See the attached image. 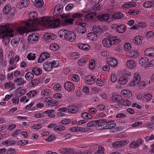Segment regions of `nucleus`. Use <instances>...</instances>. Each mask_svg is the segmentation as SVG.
<instances>
[{
	"instance_id": "53",
	"label": "nucleus",
	"mask_w": 154,
	"mask_h": 154,
	"mask_svg": "<svg viewBox=\"0 0 154 154\" xmlns=\"http://www.w3.org/2000/svg\"><path fill=\"white\" fill-rule=\"evenodd\" d=\"M52 68L58 67L60 64L58 60H53L51 63Z\"/></svg>"
},
{
	"instance_id": "55",
	"label": "nucleus",
	"mask_w": 154,
	"mask_h": 154,
	"mask_svg": "<svg viewBox=\"0 0 154 154\" xmlns=\"http://www.w3.org/2000/svg\"><path fill=\"white\" fill-rule=\"evenodd\" d=\"M38 84L37 79H35L32 80L31 82L29 84V85L31 87H32L36 86Z\"/></svg>"
},
{
	"instance_id": "26",
	"label": "nucleus",
	"mask_w": 154,
	"mask_h": 154,
	"mask_svg": "<svg viewBox=\"0 0 154 154\" xmlns=\"http://www.w3.org/2000/svg\"><path fill=\"white\" fill-rule=\"evenodd\" d=\"M87 36L88 39L91 41L95 40L98 38L97 35L92 32L89 33Z\"/></svg>"
},
{
	"instance_id": "36",
	"label": "nucleus",
	"mask_w": 154,
	"mask_h": 154,
	"mask_svg": "<svg viewBox=\"0 0 154 154\" xmlns=\"http://www.w3.org/2000/svg\"><path fill=\"white\" fill-rule=\"evenodd\" d=\"M35 1L36 2H33L35 7L37 8L41 7L44 5L43 0H36Z\"/></svg>"
},
{
	"instance_id": "7",
	"label": "nucleus",
	"mask_w": 154,
	"mask_h": 154,
	"mask_svg": "<svg viewBox=\"0 0 154 154\" xmlns=\"http://www.w3.org/2000/svg\"><path fill=\"white\" fill-rule=\"evenodd\" d=\"M123 74L125 76L120 78L119 79V82L121 84L123 85L127 82V77L131 75V72L126 70H124Z\"/></svg>"
},
{
	"instance_id": "50",
	"label": "nucleus",
	"mask_w": 154,
	"mask_h": 154,
	"mask_svg": "<svg viewBox=\"0 0 154 154\" xmlns=\"http://www.w3.org/2000/svg\"><path fill=\"white\" fill-rule=\"evenodd\" d=\"M88 127H91L98 125L97 120H94L90 121L87 124Z\"/></svg>"
},
{
	"instance_id": "9",
	"label": "nucleus",
	"mask_w": 154,
	"mask_h": 154,
	"mask_svg": "<svg viewBox=\"0 0 154 154\" xmlns=\"http://www.w3.org/2000/svg\"><path fill=\"white\" fill-rule=\"evenodd\" d=\"M39 34L37 33L34 32L32 34H30L28 37V40L32 44L36 42L39 38Z\"/></svg>"
},
{
	"instance_id": "62",
	"label": "nucleus",
	"mask_w": 154,
	"mask_h": 154,
	"mask_svg": "<svg viewBox=\"0 0 154 154\" xmlns=\"http://www.w3.org/2000/svg\"><path fill=\"white\" fill-rule=\"evenodd\" d=\"M145 139L146 142H149L150 140L154 139V136L152 134H151L150 135L146 136Z\"/></svg>"
},
{
	"instance_id": "63",
	"label": "nucleus",
	"mask_w": 154,
	"mask_h": 154,
	"mask_svg": "<svg viewBox=\"0 0 154 154\" xmlns=\"http://www.w3.org/2000/svg\"><path fill=\"white\" fill-rule=\"evenodd\" d=\"M84 15L82 14L79 13H75L73 14L72 17L73 18H75L84 17Z\"/></svg>"
},
{
	"instance_id": "49",
	"label": "nucleus",
	"mask_w": 154,
	"mask_h": 154,
	"mask_svg": "<svg viewBox=\"0 0 154 154\" xmlns=\"http://www.w3.org/2000/svg\"><path fill=\"white\" fill-rule=\"evenodd\" d=\"M135 25H137L138 29H141L142 28H144L146 26V24L145 23L140 22H138L136 23H135Z\"/></svg>"
},
{
	"instance_id": "29",
	"label": "nucleus",
	"mask_w": 154,
	"mask_h": 154,
	"mask_svg": "<svg viewBox=\"0 0 154 154\" xmlns=\"http://www.w3.org/2000/svg\"><path fill=\"white\" fill-rule=\"evenodd\" d=\"M37 54L36 51H32V52L30 53L27 55V58L29 60H35L36 57V54Z\"/></svg>"
},
{
	"instance_id": "1",
	"label": "nucleus",
	"mask_w": 154,
	"mask_h": 154,
	"mask_svg": "<svg viewBox=\"0 0 154 154\" xmlns=\"http://www.w3.org/2000/svg\"><path fill=\"white\" fill-rule=\"evenodd\" d=\"M29 19L27 22H23L22 26L17 27L16 30L20 34L23 35L27 31L28 29L34 27L37 25L41 24L40 21L37 19V14L34 11L31 12L28 15Z\"/></svg>"
},
{
	"instance_id": "41",
	"label": "nucleus",
	"mask_w": 154,
	"mask_h": 154,
	"mask_svg": "<svg viewBox=\"0 0 154 154\" xmlns=\"http://www.w3.org/2000/svg\"><path fill=\"white\" fill-rule=\"evenodd\" d=\"M66 127L63 125H60L56 126L54 128V130L55 131H61L65 130Z\"/></svg>"
},
{
	"instance_id": "45",
	"label": "nucleus",
	"mask_w": 154,
	"mask_h": 154,
	"mask_svg": "<svg viewBox=\"0 0 154 154\" xmlns=\"http://www.w3.org/2000/svg\"><path fill=\"white\" fill-rule=\"evenodd\" d=\"M104 151V148L100 146H98V149L94 154H105Z\"/></svg>"
},
{
	"instance_id": "32",
	"label": "nucleus",
	"mask_w": 154,
	"mask_h": 154,
	"mask_svg": "<svg viewBox=\"0 0 154 154\" xmlns=\"http://www.w3.org/2000/svg\"><path fill=\"white\" fill-rule=\"evenodd\" d=\"M78 47L80 49L86 51H88L90 48V47L88 45L85 44H79Z\"/></svg>"
},
{
	"instance_id": "33",
	"label": "nucleus",
	"mask_w": 154,
	"mask_h": 154,
	"mask_svg": "<svg viewBox=\"0 0 154 154\" xmlns=\"http://www.w3.org/2000/svg\"><path fill=\"white\" fill-rule=\"evenodd\" d=\"M152 95L151 94L147 93L143 96V99L144 101L148 102L152 99Z\"/></svg>"
},
{
	"instance_id": "22",
	"label": "nucleus",
	"mask_w": 154,
	"mask_h": 154,
	"mask_svg": "<svg viewBox=\"0 0 154 154\" xmlns=\"http://www.w3.org/2000/svg\"><path fill=\"white\" fill-rule=\"evenodd\" d=\"M137 5V4L135 2H129L125 3L122 5L123 8L128 9L131 7H134Z\"/></svg>"
},
{
	"instance_id": "3",
	"label": "nucleus",
	"mask_w": 154,
	"mask_h": 154,
	"mask_svg": "<svg viewBox=\"0 0 154 154\" xmlns=\"http://www.w3.org/2000/svg\"><path fill=\"white\" fill-rule=\"evenodd\" d=\"M42 24L48 26L51 28H57L60 25V20L59 19L54 20L53 18H42Z\"/></svg>"
},
{
	"instance_id": "54",
	"label": "nucleus",
	"mask_w": 154,
	"mask_h": 154,
	"mask_svg": "<svg viewBox=\"0 0 154 154\" xmlns=\"http://www.w3.org/2000/svg\"><path fill=\"white\" fill-rule=\"evenodd\" d=\"M86 60L84 58L79 60L77 62L78 64L80 66H84L86 64Z\"/></svg>"
},
{
	"instance_id": "42",
	"label": "nucleus",
	"mask_w": 154,
	"mask_h": 154,
	"mask_svg": "<svg viewBox=\"0 0 154 154\" xmlns=\"http://www.w3.org/2000/svg\"><path fill=\"white\" fill-rule=\"evenodd\" d=\"M93 31L94 33L100 35L103 32V30L99 26H95L93 29Z\"/></svg>"
},
{
	"instance_id": "19",
	"label": "nucleus",
	"mask_w": 154,
	"mask_h": 154,
	"mask_svg": "<svg viewBox=\"0 0 154 154\" xmlns=\"http://www.w3.org/2000/svg\"><path fill=\"white\" fill-rule=\"evenodd\" d=\"M62 9L63 6L58 4L56 6L53 13L54 15H57L62 12Z\"/></svg>"
},
{
	"instance_id": "61",
	"label": "nucleus",
	"mask_w": 154,
	"mask_h": 154,
	"mask_svg": "<svg viewBox=\"0 0 154 154\" xmlns=\"http://www.w3.org/2000/svg\"><path fill=\"white\" fill-rule=\"evenodd\" d=\"M28 141L27 140H20L18 141V144L20 146H23L27 144Z\"/></svg>"
},
{
	"instance_id": "38",
	"label": "nucleus",
	"mask_w": 154,
	"mask_h": 154,
	"mask_svg": "<svg viewBox=\"0 0 154 154\" xmlns=\"http://www.w3.org/2000/svg\"><path fill=\"white\" fill-rule=\"evenodd\" d=\"M32 72L35 75H39L42 73V71L39 68L36 67L33 69Z\"/></svg>"
},
{
	"instance_id": "15",
	"label": "nucleus",
	"mask_w": 154,
	"mask_h": 154,
	"mask_svg": "<svg viewBox=\"0 0 154 154\" xmlns=\"http://www.w3.org/2000/svg\"><path fill=\"white\" fill-rule=\"evenodd\" d=\"M107 62L109 65L113 67H115L118 64L117 59L112 57H110L108 59Z\"/></svg>"
},
{
	"instance_id": "35",
	"label": "nucleus",
	"mask_w": 154,
	"mask_h": 154,
	"mask_svg": "<svg viewBox=\"0 0 154 154\" xmlns=\"http://www.w3.org/2000/svg\"><path fill=\"white\" fill-rule=\"evenodd\" d=\"M142 42V37L139 36L135 37L133 40V42L137 45L140 44Z\"/></svg>"
},
{
	"instance_id": "23",
	"label": "nucleus",
	"mask_w": 154,
	"mask_h": 154,
	"mask_svg": "<svg viewBox=\"0 0 154 154\" xmlns=\"http://www.w3.org/2000/svg\"><path fill=\"white\" fill-rule=\"evenodd\" d=\"M144 54L149 57L154 56V49L150 48L146 49L144 51Z\"/></svg>"
},
{
	"instance_id": "58",
	"label": "nucleus",
	"mask_w": 154,
	"mask_h": 154,
	"mask_svg": "<svg viewBox=\"0 0 154 154\" xmlns=\"http://www.w3.org/2000/svg\"><path fill=\"white\" fill-rule=\"evenodd\" d=\"M95 66V61L94 60H91L89 62V67L92 70L94 69Z\"/></svg>"
},
{
	"instance_id": "34",
	"label": "nucleus",
	"mask_w": 154,
	"mask_h": 154,
	"mask_svg": "<svg viewBox=\"0 0 154 154\" xmlns=\"http://www.w3.org/2000/svg\"><path fill=\"white\" fill-rule=\"evenodd\" d=\"M81 116L82 118L85 119H91L93 118L92 115L85 112H82L81 114Z\"/></svg>"
},
{
	"instance_id": "14",
	"label": "nucleus",
	"mask_w": 154,
	"mask_h": 154,
	"mask_svg": "<svg viewBox=\"0 0 154 154\" xmlns=\"http://www.w3.org/2000/svg\"><path fill=\"white\" fill-rule=\"evenodd\" d=\"M29 3V0H21L17 4V6L20 9H21L27 7Z\"/></svg>"
},
{
	"instance_id": "24",
	"label": "nucleus",
	"mask_w": 154,
	"mask_h": 154,
	"mask_svg": "<svg viewBox=\"0 0 154 154\" xmlns=\"http://www.w3.org/2000/svg\"><path fill=\"white\" fill-rule=\"evenodd\" d=\"M122 99V97L120 95L113 94L111 97V100L115 102L120 101Z\"/></svg>"
},
{
	"instance_id": "56",
	"label": "nucleus",
	"mask_w": 154,
	"mask_h": 154,
	"mask_svg": "<svg viewBox=\"0 0 154 154\" xmlns=\"http://www.w3.org/2000/svg\"><path fill=\"white\" fill-rule=\"evenodd\" d=\"M56 139L55 136L54 134L50 135L48 138L46 139V140L48 142H50Z\"/></svg>"
},
{
	"instance_id": "64",
	"label": "nucleus",
	"mask_w": 154,
	"mask_h": 154,
	"mask_svg": "<svg viewBox=\"0 0 154 154\" xmlns=\"http://www.w3.org/2000/svg\"><path fill=\"white\" fill-rule=\"evenodd\" d=\"M5 154H16V153L15 149L11 148L7 150L6 153Z\"/></svg>"
},
{
	"instance_id": "51",
	"label": "nucleus",
	"mask_w": 154,
	"mask_h": 154,
	"mask_svg": "<svg viewBox=\"0 0 154 154\" xmlns=\"http://www.w3.org/2000/svg\"><path fill=\"white\" fill-rule=\"evenodd\" d=\"M123 14L121 13H115L112 16L113 18L115 19H121L123 16Z\"/></svg>"
},
{
	"instance_id": "5",
	"label": "nucleus",
	"mask_w": 154,
	"mask_h": 154,
	"mask_svg": "<svg viewBox=\"0 0 154 154\" xmlns=\"http://www.w3.org/2000/svg\"><path fill=\"white\" fill-rule=\"evenodd\" d=\"M119 42V40L118 39L116 36L112 37V39L105 38L103 41V45L107 48L110 47L112 45L114 44H117Z\"/></svg>"
},
{
	"instance_id": "59",
	"label": "nucleus",
	"mask_w": 154,
	"mask_h": 154,
	"mask_svg": "<svg viewBox=\"0 0 154 154\" xmlns=\"http://www.w3.org/2000/svg\"><path fill=\"white\" fill-rule=\"evenodd\" d=\"M7 28L5 27V26H0V33H5L8 32V31L7 29Z\"/></svg>"
},
{
	"instance_id": "52",
	"label": "nucleus",
	"mask_w": 154,
	"mask_h": 154,
	"mask_svg": "<svg viewBox=\"0 0 154 154\" xmlns=\"http://www.w3.org/2000/svg\"><path fill=\"white\" fill-rule=\"evenodd\" d=\"M71 79L74 82H78L80 81V77L77 74H74L71 77Z\"/></svg>"
},
{
	"instance_id": "20",
	"label": "nucleus",
	"mask_w": 154,
	"mask_h": 154,
	"mask_svg": "<svg viewBox=\"0 0 154 154\" xmlns=\"http://www.w3.org/2000/svg\"><path fill=\"white\" fill-rule=\"evenodd\" d=\"M128 56L129 57L135 58L138 57L139 55V53L138 51L135 50H132L128 52L127 54Z\"/></svg>"
},
{
	"instance_id": "17",
	"label": "nucleus",
	"mask_w": 154,
	"mask_h": 154,
	"mask_svg": "<svg viewBox=\"0 0 154 154\" xmlns=\"http://www.w3.org/2000/svg\"><path fill=\"white\" fill-rule=\"evenodd\" d=\"M50 57V54L47 52L42 53L40 55L38 59V63L42 62L45 59L48 58Z\"/></svg>"
},
{
	"instance_id": "28",
	"label": "nucleus",
	"mask_w": 154,
	"mask_h": 154,
	"mask_svg": "<svg viewBox=\"0 0 154 154\" xmlns=\"http://www.w3.org/2000/svg\"><path fill=\"white\" fill-rule=\"evenodd\" d=\"M121 94L123 96L129 98L132 94L131 92L129 90H123L121 91Z\"/></svg>"
},
{
	"instance_id": "44",
	"label": "nucleus",
	"mask_w": 154,
	"mask_h": 154,
	"mask_svg": "<svg viewBox=\"0 0 154 154\" xmlns=\"http://www.w3.org/2000/svg\"><path fill=\"white\" fill-rule=\"evenodd\" d=\"M11 10V6L9 4H7L4 7L3 10V13L4 14H8L10 12Z\"/></svg>"
},
{
	"instance_id": "30",
	"label": "nucleus",
	"mask_w": 154,
	"mask_h": 154,
	"mask_svg": "<svg viewBox=\"0 0 154 154\" xmlns=\"http://www.w3.org/2000/svg\"><path fill=\"white\" fill-rule=\"evenodd\" d=\"M126 65L128 67L131 69H133L135 67L136 64L134 61L130 60L127 61Z\"/></svg>"
},
{
	"instance_id": "48",
	"label": "nucleus",
	"mask_w": 154,
	"mask_h": 154,
	"mask_svg": "<svg viewBox=\"0 0 154 154\" xmlns=\"http://www.w3.org/2000/svg\"><path fill=\"white\" fill-rule=\"evenodd\" d=\"M80 54L77 52H72L71 54L70 57L72 59H78L80 56Z\"/></svg>"
},
{
	"instance_id": "6",
	"label": "nucleus",
	"mask_w": 154,
	"mask_h": 154,
	"mask_svg": "<svg viewBox=\"0 0 154 154\" xmlns=\"http://www.w3.org/2000/svg\"><path fill=\"white\" fill-rule=\"evenodd\" d=\"M61 18L62 19V21L64 25L68 24H72L73 23V21L74 19H71L70 15L69 14H61L60 15Z\"/></svg>"
},
{
	"instance_id": "11",
	"label": "nucleus",
	"mask_w": 154,
	"mask_h": 154,
	"mask_svg": "<svg viewBox=\"0 0 154 154\" xmlns=\"http://www.w3.org/2000/svg\"><path fill=\"white\" fill-rule=\"evenodd\" d=\"M140 80V74L138 72H135L134 75L133 80L131 83V85L134 86L138 84Z\"/></svg>"
},
{
	"instance_id": "27",
	"label": "nucleus",
	"mask_w": 154,
	"mask_h": 154,
	"mask_svg": "<svg viewBox=\"0 0 154 154\" xmlns=\"http://www.w3.org/2000/svg\"><path fill=\"white\" fill-rule=\"evenodd\" d=\"M116 29L117 32L119 33H122L125 31L126 27L124 25L122 24L119 26H117Z\"/></svg>"
},
{
	"instance_id": "46",
	"label": "nucleus",
	"mask_w": 154,
	"mask_h": 154,
	"mask_svg": "<svg viewBox=\"0 0 154 154\" xmlns=\"http://www.w3.org/2000/svg\"><path fill=\"white\" fill-rule=\"evenodd\" d=\"M57 35L53 33H50L46 35V39L47 40H49L50 39L54 40L56 38Z\"/></svg>"
},
{
	"instance_id": "2",
	"label": "nucleus",
	"mask_w": 154,
	"mask_h": 154,
	"mask_svg": "<svg viewBox=\"0 0 154 154\" xmlns=\"http://www.w3.org/2000/svg\"><path fill=\"white\" fill-rule=\"evenodd\" d=\"M1 26H5V27L7 28V29L8 31V32L1 33L4 35L2 38L3 41L6 45L7 43H8L10 41V38L13 37L14 36V35L12 33L14 32V28L16 27V25L13 23H7V25L5 24Z\"/></svg>"
},
{
	"instance_id": "10",
	"label": "nucleus",
	"mask_w": 154,
	"mask_h": 154,
	"mask_svg": "<svg viewBox=\"0 0 154 154\" xmlns=\"http://www.w3.org/2000/svg\"><path fill=\"white\" fill-rule=\"evenodd\" d=\"M64 87L65 89L68 92H72L75 89V86L74 84L69 81L65 82Z\"/></svg>"
},
{
	"instance_id": "21",
	"label": "nucleus",
	"mask_w": 154,
	"mask_h": 154,
	"mask_svg": "<svg viewBox=\"0 0 154 154\" xmlns=\"http://www.w3.org/2000/svg\"><path fill=\"white\" fill-rule=\"evenodd\" d=\"M68 112L71 113H75L78 111L77 106L74 104L69 106L67 108Z\"/></svg>"
},
{
	"instance_id": "25",
	"label": "nucleus",
	"mask_w": 154,
	"mask_h": 154,
	"mask_svg": "<svg viewBox=\"0 0 154 154\" xmlns=\"http://www.w3.org/2000/svg\"><path fill=\"white\" fill-rule=\"evenodd\" d=\"M43 67L44 69L46 71L49 72L53 69L51 62L47 61L43 65Z\"/></svg>"
},
{
	"instance_id": "12",
	"label": "nucleus",
	"mask_w": 154,
	"mask_h": 154,
	"mask_svg": "<svg viewBox=\"0 0 154 154\" xmlns=\"http://www.w3.org/2000/svg\"><path fill=\"white\" fill-rule=\"evenodd\" d=\"M85 81L87 84L92 85L95 82V77L94 76L88 75L85 77Z\"/></svg>"
},
{
	"instance_id": "40",
	"label": "nucleus",
	"mask_w": 154,
	"mask_h": 154,
	"mask_svg": "<svg viewBox=\"0 0 154 154\" xmlns=\"http://www.w3.org/2000/svg\"><path fill=\"white\" fill-rule=\"evenodd\" d=\"M25 77L27 80L31 81L33 78L34 75L32 72H28L25 74Z\"/></svg>"
},
{
	"instance_id": "16",
	"label": "nucleus",
	"mask_w": 154,
	"mask_h": 154,
	"mask_svg": "<svg viewBox=\"0 0 154 154\" xmlns=\"http://www.w3.org/2000/svg\"><path fill=\"white\" fill-rule=\"evenodd\" d=\"M60 153L63 154H73L74 152V149L72 148H61L59 149Z\"/></svg>"
},
{
	"instance_id": "4",
	"label": "nucleus",
	"mask_w": 154,
	"mask_h": 154,
	"mask_svg": "<svg viewBox=\"0 0 154 154\" xmlns=\"http://www.w3.org/2000/svg\"><path fill=\"white\" fill-rule=\"evenodd\" d=\"M58 35L62 38H64L70 42H73L76 38V35L74 32H72L67 30H60L58 32Z\"/></svg>"
},
{
	"instance_id": "18",
	"label": "nucleus",
	"mask_w": 154,
	"mask_h": 154,
	"mask_svg": "<svg viewBox=\"0 0 154 154\" xmlns=\"http://www.w3.org/2000/svg\"><path fill=\"white\" fill-rule=\"evenodd\" d=\"M109 15L107 14L99 15L97 17L98 20L101 21H106L109 19Z\"/></svg>"
},
{
	"instance_id": "57",
	"label": "nucleus",
	"mask_w": 154,
	"mask_h": 154,
	"mask_svg": "<svg viewBox=\"0 0 154 154\" xmlns=\"http://www.w3.org/2000/svg\"><path fill=\"white\" fill-rule=\"evenodd\" d=\"M71 122V120L68 119H65L62 120L60 122V123L63 125H68Z\"/></svg>"
},
{
	"instance_id": "39",
	"label": "nucleus",
	"mask_w": 154,
	"mask_h": 154,
	"mask_svg": "<svg viewBox=\"0 0 154 154\" xmlns=\"http://www.w3.org/2000/svg\"><path fill=\"white\" fill-rule=\"evenodd\" d=\"M149 59L146 57H142L139 60V63L142 66L148 62Z\"/></svg>"
},
{
	"instance_id": "31",
	"label": "nucleus",
	"mask_w": 154,
	"mask_h": 154,
	"mask_svg": "<svg viewBox=\"0 0 154 154\" xmlns=\"http://www.w3.org/2000/svg\"><path fill=\"white\" fill-rule=\"evenodd\" d=\"M153 1H146L143 4V6L145 8H150L153 7L154 5Z\"/></svg>"
},
{
	"instance_id": "13",
	"label": "nucleus",
	"mask_w": 154,
	"mask_h": 154,
	"mask_svg": "<svg viewBox=\"0 0 154 154\" xmlns=\"http://www.w3.org/2000/svg\"><path fill=\"white\" fill-rule=\"evenodd\" d=\"M78 24L79 25L78 30L79 33L84 34L86 31L85 26L87 24L85 23H81L79 22Z\"/></svg>"
},
{
	"instance_id": "60",
	"label": "nucleus",
	"mask_w": 154,
	"mask_h": 154,
	"mask_svg": "<svg viewBox=\"0 0 154 154\" xmlns=\"http://www.w3.org/2000/svg\"><path fill=\"white\" fill-rule=\"evenodd\" d=\"M50 47L51 49L54 51L57 50L59 48L58 45L56 44H52Z\"/></svg>"
},
{
	"instance_id": "8",
	"label": "nucleus",
	"mask_w": 154,
	"mask_h": 154,
	"mask_svg": "<svg viewBox=\"0 0 154 154\" xmlns=\"http://www.w3.org/2000/svg\"><path fill=\"white\" fill-rule=\"evenodd\" d=\"M131 103L127 99H123L122 98L121 100L117 102V103L115 104V106H117L118 107L117 108H122L124 106H129L131 105Z\"/></svg>"
},
{
	"instance_id": "43",
	"label": "nucleus",
	"mask_w": 154,
	"mask_h": 154,
	"mask_svg": "<svg viewBox=\"0 0 154 154\" xmlns=\"http://www.w3.org/2000/svg\"><path fill=\"white\" fill-rule=\"evenodd\" d=\"M51 93V91L49 89H45L42 90L41 91L42 96V97L47 96Z\"/></svg>"
},
{
	"instance_id": "47",
	"label": "nucleus",
	"mask_w": 154,
	"mask_h": 154,
	"mask_svg": "<svg viewBox=\"0 0 154 154\" xmlns=\"http://www.w3.org/2000/svg\"><path fill=\"white\" fill-rule=\"evenodd\" d=\"M54 112V110H48L44 112V113L48 114V116L53 118L55 116V115L52 114V113Z\"/></svg>"
},
{
	"instance_id": "37",
	"label": "nucleus",
	"mask_w": 154,
	"mask_h": 154,
	"mask_svg": "<svg viewBox=\"0 0 154 154\" xmlns=\"http://www.w3.org/2000/svg\"><path fill=\"white\" fill-rule=\"evenodd\" d=\"M38 94L37 91L33 90L29 91L28 93L26 94V95L28 97L32 98L35 97V95Z\"/></svg>"
}]
</instances>
